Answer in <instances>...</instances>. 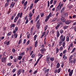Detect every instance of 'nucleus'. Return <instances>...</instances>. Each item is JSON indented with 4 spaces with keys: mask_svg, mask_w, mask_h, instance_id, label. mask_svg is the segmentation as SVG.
<instances>
[{
    "mask_svg": "<svg viewBox=\"0 0 76 76\" xmlns=\"http://www.w3.org/2000/svg\"><path fill=\"white\" fill-rule=\"evenodd\" d=\"M37 37V35H35L34 36V41H35V40H36Z\"/></svg>",
    "mask_w": 76,
    "mask_h": 76,
    "instance_id": "41",
    "label": "nucleus"
},
{
    "mask_svg": "<svg viewBox=\"0 0 76 76\" xmlns=\"http://www.w3.org/2000/svg\"><path fill=\"white\" fill-rule=\"evenodd\" d=\"M50 60L51 61H53L54 60V58L53 57H51L50 58Z\"/></svg>",
    "mask_w": 76,
    "mask_h": 76,
    "instance_id": "28",
    "label": "nucleus"
},
{
    "mask_svg": "<svg viewBox=\"0 0 76 76\" xmlns=\"http://www.w3.org/2000/svg\"><path fill=\"white\" fill-rule=\"evenodd\" d=\"M14 17H15L14 15L11 16V20H13V18H14Z\"/></svg>",
    "mask_w": 76,
    "mask_h": 76,
    "instance_id": "63",
    "label": "nucleus"
},
{
    "mask_svg": "<svg viewBox=\"0 0 76 76\" xmlns=\"http://www.w3.org/2000/svg\"><path fill=\"white\" fill-rule=\"evenodd\" d=\"M57 0H55L53 2V4L54 5H55V4H56V3H57Z\"/></svg>",
    "mask_w": 76,
    "mask_h": 76,
    "instance_id": "44",
    "label": "nucleus"
},
{
    "mask_svg": "<svg viewBox=\"0 0 76 76\" xmlns=\"http://www.w3.org/2000/svg\"><path fill=\"white\" fill-rule=\"evenodd\" d=\"M62 17H67L68 16L67 13H64L61 15Z\"/></svg>",
    "mask_w": 76,
    "mask_h": 76,
    "instance_id": "9",
    "label": "nucleus"
},
{
    "mask_svg": "<svg viewBox=\"0 0 76 76\" xmlns=\"http://www.w3.org/2000/svg\"><path fill=\"white\" fill-rule=\"evenodd\" d=\"M58 52V48H57L56 50V54H57Z\"/></svg>",
    "mask_w": 76,
    "mask_h": 76,
    "instance_id": "43",
    "label": "nucleus"
},
{
    "mask_svg": "<svg viewBox=\"0 0 76 76\" xmlns=\"http://www.w3.org/2000/svg\"><path fill=\"white\" fill-rule=\"evenodd\" d=\"M12 52L14 53H15V51L16 50H15V49H14V48H13L12 49Z\"/></svg>",
    "mask_w": 76,
    "mask_h": 76,
    "instance_id": "57",
    "label": "nucleus"
},
{
    "mask_svg": "<svg viewBox=\"0 0 76 76\" xmlns=\"http://www.w3.org/2000/svg\"><path fill=\"white\" fill-rule=\"evenodd\" d=\"M66 41L67 42H69V37L68 36H67L66 38Z\"/></svg>",
    "mask_w": 76,
    "mask_h": 76,
    "instance_id": "19",
    "label": "nucleus"
},
{
    "mask_svg": "<svg viewBox=\"0 0 76 76\" xmlns=\"http://www.w3.org/2000/svg\"><path fill=\"white\" fill-rule=\"evenodd\" d=\"M61 20L62 22H66V19L62 17L61 19Z\"/></svg>",
    "mask_w": 76,
    "mask_h": 76,
    "instance_id": "18",
    "label": "nucleus"
},
{
    "mask_svg": "<svg viewBox=\"0 0 76 76\" xmlns=\"http://www.w3.org/2000/svg\"><path fill=\"white\" fill-rule=\"evenodd\" d=\"M13 61L14 62H16V61H18V59H16V58H15L13 59Z\"/></svg>",
    "mask_w": 76,
    "mask_h": 76,
    "instance_id": "45",
    "label": "nucleus"
},
{
    "mask_svg": "<svg viewBox=\"0 0 76 76\" xmlns=\"http://www.w3.org/2000/svg\"><path fill=\"white\" fill-rule=\"evenodd\" d=\"M15 3H14L13 2H12L10 5V8H12V7H14V6H15Z\"/></svg>",
    "mask_w": 76,
    "mask_h": 76,
    "instance_id": "11",
    "label": "nucleus"
},
{
    "mask_svg": "<svg viewBox=\"0 0 76 76\" xmlns=\"http://www.w3.org/2000/svg\"><path fill=\"white\" fill-rule=\"evenodd\" d=\"M7 59V57H3L1 58V62H5L6 60Z\"/></svg>",
    "mask_w": 76,
    "mask_h": 76,
    "instance_id": "5",
    "label": "nucleus"
},
{
    "mask_svg": "<svg viewBox=\"0 0 76 76\" xmlns=\"http://www.w3.org/2000/svg\"><path fill=\"white\" fill-rule=\"evenodd\" d=\"M25 60H24V58H23V59H22V63H25Z\"/></svg>",
    "mask_w": 76,
    "mask_h": 76,
    "instance_id": "64",
    "label": "nucleus"
},
{
    "mask_svg": "<svg viewBox=\"0 0 76 76\" xmlns=\"http://www.w3.org/2000/svg\"><path fill=\"white\" fill-rule=\"evenodd\" d=\"M34 28V26L32 27L31 28V31L30 33L31 35H32V34H33V29Z\"/></svg>",
    "mask_w": 76,
    "mask_h": 76,
    "instance_id": "12",
    "label": "nucleus"
},
{
    "mask_svg": "<svg viewBox=\"0 0 76 76\" xmlns=\"http://www.w3.org/2000/svg\"><path fill=\"white\" fill-rule=\"evenodd\" d=\"M28 23V19L27 18V19H26V21L25 22V23H26V24Z\"/></svg>",
    "mask_w": 76,
    "mask_h": 76,
    "instance_id": "50",
    "label": "nucleus"
},
{
    "mask_svg": "<svg viewBox=\"0 0 76 76\" xmlns=\"http://www.w3.org/2000/svg\"><path fill=\"white\" fill-rule=\"evenodd\" d=\"M14 34V36L15 38H16L17 37H18V34H16V33H13Z\"/></svg>",
    "mask_w": 76,
    "mask_h": 76,
    "instance_id": "20",
    "label": "nucleus"
},
{
    "mask_svg": "<svg viewBox=\"0 0 76 76\" xmlns=\"http://www.w3.org/2000/svg\"><path fill=\"white\" fill-rule=\"evenodd\" d=\"M59 7H56V12H58V11L59 10Z\"/></svg>",
    "mask_w": 76,
    "mask_h": 76,
    "instance_id": "48",
    "label": "nucleus"
},
{
    "mask_svg": "<svg viewBox=\"0 0 76 76\" xmlns=\"http://www.w3.org/2000/svg\"><path fill=\"white\" fill-rule=\"evenodd\" d=\"M22 42V39H20L19 40V42H18V44H20Z\"/></svg>",
    "mask_w": 76,
    "mask_h": 76,
    "instance_id": "55",
    "label": "nucleus"
},
{
    "mask_svg": "<svg viewBox=\"0 0 76 76\" xmlns=\"http://www.w3.org/2000/svg\"><path fill=\"white\" fill-rule=\"evenodd\" d=\"M73 58V55H71L69 58V60H71V59H72V58Z\"/></svg>",
    "mask_w": 76,
    "mask_h": 76,
    "instance_id": "36",
    "label": "nucleus"
},
{
    "mask_svg": "<svg viewBox=\"0 0 76 76\" xmlns=\"http://www.w3.org/2000/svg\"><path fill=\"white\" fill-rule=\"evenodd\" d=\"M62 42V47H63V48H65L64 46H65L66 45V43H65V42Z\"/></svg>",
    "mask_w": 76,
    "mask_h": 76,
    "instance_id": "23",
    "label": "nucleus"
},
{
    "mask_svg": "<svg viewBox=\"0 0 76 76\" xmlns=\"http://www.w3.org/2000/svg\"><path fill=\"white\" fill-rule=\"evenodd\" d=\"M60 36V33H59V31H57V38H58Z\"/></svg>",
    "mask_w": 76,
    "mask_h": 76,
    "instance_id": "21",
    "label": "nucleus"
},
{
    "mask_svg": "<svg viewBox=\"0 0 76 76\" xmlns=\"http://www.w3.org/2000/svg\"><path fill=\"white\" fill-rule=\"evenodd\" d=\"M72 21L71 20H67L65 22V24L66 25H69L70 23H72Z\"/></svg>",
    "mask_w": 76,
    "mask_h": 76,
    "instance_id": "8",
    "label": "nucleus"
},
{
    "mask_svg": "<svg viewBox=\"0 0 76 76\" xmlns=\"http://www.w3.org/2000/svg\"><path fill=\"white\" fill-rule=\"evenodd\" d=\"M15 24H12L11 25L10 28H15Z\"/></svg>",
    "mask_w": 76,
    "mask_h": 76,
    "instance_id": "13",
    "label": "nucleus"
},
{
    "mask_svg": "<svg viewBox=\"0 0 76 76\" xmlns=\"http://www.w3.org/2000/svg\"><path fill=\"white\" fill-rule=\"evenodd\" d=\"M39 15H38L37 16V17H36L35 20V21H36V20H38V19H39Z\"/></svg>",
    "mask_w": 76,
    "mask_h": 76,
    "instance_id": "34",
    "label": "nucleus"
},
{
    "mask_svg": "<svg viewBox=\"0 0 76 76\" xmlns=\"http://www.w3.org/2000/svg\"><path fill=\"white\" fill-rule=\"evenodd\" d=\"M2 54L3 56V57H4L6 55V52L5 51L3 52L2 53Z\"/></svg>",
    "mask_w": 76,
    "mask_h": 76,
    "instance_id": "33",
    "label": "nucleus"
},
{
    "mask_svg": "<svg viewBox=\"0 0 76 76\" xmlns=\"http://www.w3.org/2000/svg\"><path fill=\"white\" fill-rule=\"evenodd\" d=\"M68 72L69 73V76H72V74H73V70H70V69H69L68 70Z\"/></svg>",
    "mask_w": 76,
    "mask_h": 76,
    "instance_id": "3",
    "label": "nucleus"
},
{
    "mask_svg": "<svg viewBox=\"0 0 76 76\" xmlns=\"http://www.w3.org/2000/svg\"><path fill=\"white\" fill-rule=\"evenodd\" d=\"M27 1H26V2H25V3L24 4L23 6H26V4H27Z\"/></svg>",
    "mask_w": 76,
    "mask_h": 76,
    "instance_id": "61",
    "label": "nucleus"
},
{
    "mask_svg": "<svg viewBox=\"0 0 76 76\" xmlns=\"http://www.w3.org/2000/svg\"><path fill=\"white\" fill-rule=\"evenodd\" d=\"M40 14H41V17H43V16H44V13H41Z\"/></svg>",
    "mask_w": 76,
    "mask_h": 76,
    "instance_id": "46",
    "label": "nucleus"
},
{
    "mask_svg": "<svg viewBox=\"0 0 76 76\" xmlns=\"http://www.w3.org/2000/svg\"><path fill=\"white\" fill-rule=\"evenodd\" d=\"M63 41H61V40L60 41L59 43V46H61V45H62V43H63Z\"/></svg>",
    "mask_w": 76,
    "mask_h": 76,
    "instance_id": "27",
    "label": "nucleus"
},
{
    "mask_svg": "<svg viewBox=\"0 0 76 76\" xmlns=\"http://www.w3.org/2000/svg\"><path fill=\"white\" fill-rule=\"evenodd\" d=\"M49 18H50V17H49V16H48L47 17H46V19L45 20V22H47Z\"/></svg>",
    "mask_w": 76,
    "mask_h": 76,
    "instance_id": "29",
    "label": "nucleus"
},
{
    "mask_svg": "<svg viewBox=\"0 0 76 76\" xmlns=\"http://www.w3.org/2000/svg\"><path fill=\"white\" fill-rule=\"evenodd\" d=\"M45 51H46V50L45 48H43L40 50V51H41L42 54H44Z\"/></svg>",
    "mask_w": 76,
    "mask_h": 76,
    "instance_id": "6",
    "label": "nucleus"
},
{
    "mask_svg": "<svg viewBox=\"0 0 76 76\" xmlns=\"http://www.w3.org/2000/svg\"><path fill=\"white\" fill-rule=\"evenodd\" d=\"M69 27V26H64V29H67V28Z\"/></svg>",
    "mask_w": 76,
    "mask_h": 76,
    "instance_id": "35",
    "label": "nucleus"
},
{
    "mask_svg": "<svg viewBox=\"0 0 76 76\" xmlns=\"http://www.w3.org/2000/svg\"><path fill=\"white\" fill-rule=\"evenodd\" d=\"M18 31V26H16L15 28V29L13 30V33H16Z\"/></svg>",
    "mask_w": 76,
    "mask_h": 76,
    "instance_id": "10",
    "label": "nucleus"
},
{
    "mask_svg": "<svg viewBox=\"0 0 76 76\" xmlns=\"http://www.w3.org/2000/svg\"><path fill=\"white\" fill-rule=\"evenodd\" d=\"M12 34V32H10V33H8L7 34V36H9L10 35Z\"/></svg>",
    "mask_w": 76,
    "mask_h": 76,
    "instance_id": "51",
    "label": "nucleus"
},
{
    "mask_svg": "<svg viewBox=\"0 0 76 76\" xmlns=\"http://www.w3.org/2000/svg\"><path fill=\"white\" fill-rule=\"evenodd\" d=\"M46 69H47V68H44L43 69V70L44 71V72H45Z\"/></svg>",
    "mask_w": 76,
    "mask_h": 76,
    "instance_id": "60",
    "label": "nucleus"
},
{
    "mask_svg": "<svg viewBox=\"0 0 76 76\" xmlns=\"http://www.w3.org/2000/svg\"><path fill=\"white\" fill-rule=\"evenodd\" d=\"M47 61L48 64H49L50 62V60L49 59H47Z\"/></svg>",
    "mask_w": 76,
    "mask_h": 76,
    "instance_id": "52",
    "label": "nucleus"
},
{
    "mask_svg": "<svg viewBox=\"0 0 76 76\" xmlns=\"http://www.w3.org/2000/svg\"><path fill=\"white\" fill-rule=\"evenodd\" d=\"M21 73V69H20L17 72V75L18 76L20 75V74Z\"/></svg>",
    "mask_w": 76,
    "mask_h": 76,
    "instance_id": "17",
    "label": "nucleus"
},
{
    "mask_svg": "<svg viewBox=\"0 0 76 76\" xmlns=\"http://www.w3.org/2000/svg\"><path fill=\"white\" fill-rule=\"evenodd\" d=\"M61 71V68H59L58 70V73H59L60 72V71Z\"/></svg>",
    "mask_w": 76,
    "mask_h": 76,
    "instance_id": "37",
    "label": "nucleus"
},
{
    "mask_svg": "<svg viewBox=\"0 0 76 76\" xmlns=\"http://www.w3.org/2000/svg\"><path fill=\"white\" fill-rule=\"evenodd\" d=\"M22 15H23V13H22V12H19L18 14L17 17L18 18H19H19H22Z\"/></svg>",
    "mask_w": 76,
    "mask_h": 76,
    "instance_id": "4",
    "label": "nucleus"
},
{
    "mask_svg": "<svg viewBox=\"0 0 76 76\" xmlns=\"http://www.w3.org/2000/svg\"><path fill=\"white\" fill-rule=\"evenodd\" d=\"M53 0H51L50 1V4H53Z\"/></svg>",
    "mask_w": 76,
    "mask_h": 76,
    "instance_id": "54",
    "label": "nucleus"
},
{
    "mask_svg": "<svg viewBox=\"0 0 76 76\" xmlns=\"http://www.w3.org/2000/svg\"><path fill=\"white\" fill-rule=\"evenodd\" d=\"M36 26H37V29H39V27H40V24H37V25Z\"/></svg>",
    "mask_w": 76,
    "mask_h": 76,
    "instance_id": "42",
    "label": "nucleus"
},
{
    "mask_svg": "<svg viewBox=\"0 0 76 76\" xmlns=\"http://www.w3.org/2000/svg\"><path fill=\"white\" fill-rule=\"evenodd\" d=\"M64 9H65V7H63L61 11V14H62V13L64 12Z\"/></svg>",
    "mask_w": 76,
    "mask_h": 76,
    "instance_id": "15",
    "label": "nucleus"
},
{
    "mask_svg": "<svg viewBox=\"0 0 76 76\" xmlns=\"http://www.w3.org/2000/svg\"><path fill=\"white\" fill-rule=\"evenodd\" d=\"M19 54L20 56H23V55L25 54V52H24L22 53H20Z\"/></svg>",
    "mask_w": 76,
    "mask_h": 76,
    "instance_id": "26",
    "label": "nucleus"
},
{
    "mask_svg": "<svg viewBox=\"0 0 76 76\" xmlns=\"http://www.w3.org/2000/svg\"><path fill=\"white\" fill-rule=\"evenodd\" d=\"M38 61H37V62L35 63V64L34 65V66H36V65H37V64H38Z\"/></svg>",
    "mask_w": 76,
    "mask_h": 76,
    "instance_id": "62",
    "label": "nucleus"
},
{
    "mask_svg": "<svg viewBox=\"0 0 76 76\" xmlns=\"http://www.w3.org/2000/svg\"><path fill=\"white\" fill-rule=\"evenodd\" d=\"M50 55H48L47 56V59H49L50 58Z\"/></svg>",
    "mask_w": 76,
    "mask_h": 76,
    "instance_id": "47",
    "label": "nucleus"
},
{
    "mask_svg": "<svg viewBox=\"0 0 76 76\" xmlns=\"http://www.w3.org/2000/svg\"><path fill=\"white\" fill-rule=\"evenodd\" d=\"M38 45V40L36 41L35 44V47H37V45Z\"/></svg>",
    "mask_w": 76,
    "mask_h": 76,
    "instance_id": "25",
    "label": "nucleus"
},
{
    "mask_svg": "<svg viewBox=\"0 0 76 76\" xmlns=\"http://www.w3.org/2000/svg\"><path fill=\"white\" fill-rule=\"evenodd\" d=\"M60 40L62 41H64L66 39V36L61 34L60 37Z\"/></svg>",
    "mask_w": 76,
    "mask_h": 76,
    "instance_id": "1",
    "label": "nucleus"
},
{
    "mask_svg": "<svg viewBox=\"0 0 76 76\" xmlns=\"http://www.w3.org/2000/svg\"><path fill=\"white\" fill-rule=\"evenodd\" d=\"M11 64H12L11 63H8L7 64V66H10Z\"/></svg>",
    "mask_w": 76,
    "mask_h": 76,
    "instance_id": "59",
    "label": "nucleus"
},
{
    "mask_svg": "<svg viewBox=\"0 0 76 76\" xmlns=\"http://www.w3.org/2000/svg\"><path fill=\"white\" fill-rule=\"evenodd\" d=\"M16 70V69H14L13 70H12V73H14V72H15V71Z\"/></svg>",
    "mask_w": 76,
    "mask_h": 76,
    "instance_id": "53",
    "label": "nucleus"
},
{
    "mask_svg": "<svg viewBox=\"0 0 76 76\" xmlns=\"http://www.w3.org/2000/svg\"><path fill=\"white\" fill-rule=\"evenodd\" d=\"M60 67V63H58L56 67V69H58Z\"/></svg>",
    "mask_w": 76,
    "mask_h": 76,
    "instance_id": "14",
    "label": "nucleus"
},
{
    "mask_svg": "<svg viewBox=\"0 0 76 76\" xmlns=\"http://www.w3.org/2000/svg\"><path fill=\"white\" fill-rule=\"evenodd\" d=\"M17 25H20V19H19L17 23Z\"/></svg>",
    "mask_w": 76,
    "mask_h": 76,
    "instance_id": "16",
    "label": "nucleus"
},
{
    "mask_svg": "<svg viewBox=\"0 0 76 76\" xmlns=\"http://www.w3.org/2000/svg\"><path fill=\"white\" fill-rule=\"evenodd\" d=\"M69 63H71V64H73V63H76V60L75 59H74V61H73V60H69Z\"/></svg>",
    "mask_w": 76,
    "mask_h": 76,
    "instance_id": "7",
    "label": "nucleus"
},
{
    "mask_svg": "<svg viewBox=\"0 0 76 76\" xmlns=\"http://www.w3.org/2000/svg\"><path fill=\"white\" fill-rule=\"evenodd\" d=\"M75 50H76V48H74L73 49L72 51L71 52V53H73L75 51Z\"/></svg>",
    "mask_w": 76,
    "mask_h": 76,
    "instance_id": "39",
    "label": "nucleus"
},
{
    "mask_svg": "<svg viewBox=\"0 0 76 76\" xmlns=\"http://www.w3.org/2000/svg\"><path fill=\"white\" fill-rule=\"evenodd\" d=\"M57 20V18H55L52 20V21L53 22H55V21H56Z\"/></svg>",
    "mask_w": 76,
    "mask_h": 76,
    "instance_id": "31",
    "label": "nucleus"
},
{
    "mask_svg": "<svg viewBox=\"0 0 76 76\" xmlns=\"http://www.w3.org/2000/svg\"><path fill=\"white\" fill-rule=\"evenodd\" d=\"M8 5H9V2H6V4H5V7H7V6H8Z\"/></svg>",
    "mask_w": 76,
    "mask_h": 76,
    "instance_id": "40",
    "label": "nucleus"
},
{
    "mask_svg": "<svg viewBox=\"0 0 76 76\" xmlns=\"http://www.w3.org/2000/svg\"><path fill=\"white\" fill-rule=\"evenodd\" d=\"M32 7H33V4H31V5L30 7V9L31 10L32 9Z\"/></svg>",
    "mask_w": 76,
    "mask_h": 76,
    "instance_id": "38",
    "label": "nucleus"
},
{
    "mask_svg": "<svg viewBox=\"0 0 76 76\" xmlns=\"http://www.w3.org/2000/svg\"><path fill=\"white\" fill-rule=\"evenodd\" d=\"M63 24V23L61 22H59L57 23V26H56L55 28L56 29H58V28H59V27H60V26L61 25Z\"/></svg>",
    "mask_w": 76,
    "mask_h": 76,
    "instance_id": "2",
    "label": "nucleus"
},
{
    "mask_svg": "<svg viewBox=\"0 0 76 76\" xmlns=\"http://www.w3.org/2000/svg\"><path fill=\"white\" fill-rule=\"evenodd\" d=\"M73 42L71 43V44H70V46H69V47H71V48H72L73 45Z\"/></svg>",
    "mask_w": 76,
    "mask_h": 76,
    "instance_id": "30",
    "label": "nucleus"
},
{
    "mask_svg": "<svg viewBox=\"0 0 76 76\" xmlns=\"http://www.w3.org/2000/svg\"><path fill=\"white\" fill-rule=\"evenodd\" d=\"M33 16V14L32 12H30L29 14V17H32Z\"/></svg>",
    "mask_w": 76,
    "mask_h": 76,
    "instance_id": "32",
    "label": "nucleus"
},
{
    "mask_svg": "<svg viewBox=\"0 0 76 76\" xmlns=\"http://www.w3.org/2000/svg\"><path fill=\"white\" fill-rule=\"evenodd\" d=\"M18 59L19 60H21V59H22V56H19L18 57Z\"/></svg>",
    "mask_w": 76,
    "mask_h": 76,
    "instance_id": "49",
    "label": "nucleus"
},
{
    "mask_svg": "<svg viewBox=\"0 0 76 76\" xmlns=\"http://www.w3.org/2000/svg\"><path fill=\"white\" fill-rule=\"evenodd\" d=\"M37 70H36L34 71L33 72V75H35V74L37 73Z\"/></svg>",
    "mask_w": 76,
    "mask_h": 76,
    "instance_id": "58",
    "label": "nucleus"
},
{
    "mask_svg": "<svg viewBox=\"0 0 76 76\" xmlns=\"http://www.w3.org/2000/svg\"><path fill=\"white\" fill-rule=\"evenodd\" d=\"M49 71V69H46L45 72H44V73L45 74V73H46V72H48Z\"/></svg>",
    "mask_w": 76,
    "mask_h": 76,
    "instance_id": "56",
    "label": "nucleus"
},
{
    "mask_svg": "<svg viewBox=\"0 0 76 76\" xmlns=\"http://www.w3.org/2000/svg\"><path fill=\"white\" fill-rule=\"evenodd\" d=\"M59 32L61 34H62L63 32H64V31L63 30V29H61L60 31Z\"/></svg>",
    "mask_w": 76,
    "mask_h": 76,
    "instance_id": "24",
    "label": "nucleus"
},
{
    "mask_svg": "<svg viewBox=\"0 0 76 76\" xmlns=\"http://www.w3.org/2000/svg\"><path fill=\"white\" fill-rule=\"evenodd\" d=\"M18 18L17 17H15V19L14 20V23L16 22V21H17V20H18Z\"/></svg>",
    "mask_w": 76,
    "mask_h": 76,
    "instance_id": "22",
    "label": "nucleus"
}]
</instances>
